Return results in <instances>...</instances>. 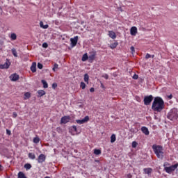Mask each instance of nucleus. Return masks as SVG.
Segmentation results:
<instances>
[{"label":"nucleus","mask_w":178,"mask_h":178,"mask_svg":"<svg viewBox=\"0 0 178 178\" xmlns=\"http://www.w3.org/2000/svg\"><path fill=\"white\" fill-rule=\"evenodd\" d=\"M31 70L32 73H35L37 72V63L33 62L31 66Z\"/></svg>","instance_id":"dca6fc26"},{"label":"nucleus","mask_w":178,"mask_h":178,"mask_svg":"<svg viewBox=\"0 0 178 178\" xmlns=\"http://www.w3.org/2000/svg\"><path fill=\"white\" fill-rule=\"evenodd\" d=\"M17 38V35H16V33H11L10 39L12 40V41H15V40H16Z\"/></svg>","instance_id":"bb28decb"},{"label":"nucleus","mask_w":178,"mask_h":178,"mask_svg":"<svg viewBox=\"0 0 178 178\" xmlns=\"http://www.w3.org/2000/svg\"><path fill=\"white\" fill-rule=\"evenodd\" d=\"M164 108L165 102H163L162 97H155L152 105V111H154V112H162Z\"/></svg>","instance_id":"f257e3e1"},{"label":"nucleus","mask_w":178,"mask_h":178,"mask_svg":"<svg viewBox=\"0 0 178 178\" xmlns=\"http://www.w3.org/2000/svg\"><path fill=\"white\" fill-rule=\"evenodd\" d=\"M38 69H42V67H44V66L42 65V63H38Z\"/></svg>","instance_id":"c9c22d12"},{"label":"nucleus","mask_w":178,"mask_h":178,"mask_svg":"<svg viewBox=\"0 0 178 178\" xmlns=\"http://www.w3.org/2000/svg\"><path fill=\"white\" fill-rule=\"evenodd\" d=\"M131 35H137V27L132 26L130 29Z\"/></svg>","instance_id":"2eb2a0df"},{"label":"nucleus","mask_w":178,"mask_h":178,"mask_svg":"<svg viewBox=\"0 0 178 178\" xmlns=\"http://www.w3.org/2000/svg\"><path fill=\"white\" fill-rule=\"evenodd\" d=\"M168 98H169V99H172V98H173V95H170L168 96Z\"/></svg>","instance_id":"de8ad7c7"},{"label":"nucleus","mask_w":178,"mask_h":178,"mask_svg":"<svg viewBox=\"0 0 178 178\" xmlns=\"http://www.w3.org/2000/svg\"><path fill=\"white\" fill-rule=\"evenodd\" d=\"M127 178H131L133 177V175H131L130 173L127 175Z\"/></svg>","instance_id":"c03bdc74"},{"label":"nucleus","mask_w":178,"mask_h":178,"mask_svg":"<svg viewBox=\"0 0 178 178\" xmlns=\"http://www.w3.org/2000/svg\"><path fill=\"white\" fill-rule=\"evenodd\" d=\"M42 29H48V25L46 24V25L43 26H42Z\"/></svg>","instance_id":"09e8293b"},{"label":"nucleus","mask_w":178,"mask_h":178,"mask_svg":"<svg viewBox=\"0 0 178 178\" xmlns=\"http://www.w3.org/2000/svg\"><path fill=\"white\" fill-rule=\"evenodd\" d=\"M11 52L13 55L15 56V58H17V51H16V49L15 48L12 49Z\"/></svg>","instance_id":"393cba45"},{"label":"nucleus","mask_w":178,"mask_h":178,"mask_svg":"<svg viewBox=\"0 0 178 178\" xmlns=\"http://www.w3.org/2000/svg\"><path fill=\"white\" fill-rule=\"evenodd\" d=\"M33 143H34L35 144H38V143H40V138H38V137H35V138H33Z\"/></svg>","instance_id":"c756f323"},{"label":"nucleus","mask_w":178,"mask_h":178,"mask_svg":"<svg viewBox=\"0 0 178 178\" xmlns=\"http://www.w3.org/2000/svg\"><path fill=\"white\" fill-rule=\"evenodd\" d=\"M88 80H90V76H88V74H84V81L85 83H87L88 84Z\"/></svg>","instance_id":"5701e85b"},{"label":"nucleus","mask_w":178,"mask_h":178,"mask_svg":"<svg viewBox=\"0 0 178 178\" xmlns=\"http://www.w3.org/2000/svg\"><path fill=\"white\" fill-rule=\"evenodd\" d=\"M108 35L110 38H112L113 40H115L116 38V33L113 32V31H108Z\"/></svg>","instance_id":"f3484780"},{"label":"nucleus","mask_w":178,"mask_h":178,"mask_svg":"<svg viewBox=\"0 0 178 178\" xmlns=\"http://www.w3.org/2000/svg\"><path fill=\"white\" fill-rule=\"evenodd\" d=\"M94 59H95V54H91L88 56V60L90 63H92Z\"/></svg>","instance_id":"aec40b11"},{"label":"nucleus","mask_w":178,"mask_h":178,"mask_svg":"<svg viewBox=\"0 0 178 178\" xmlns=\"http://www.w3.org/2000/svg\"><path fill=\"white\" fill-rule=\"evenodd\" d=\"M47 47H48V43L44 42V43L42 44V47H43V48H47Z\"/></svg>","instance_id":"58836bf2"},{"label":"nucleus","mask_w":178,"mask_h":178,"mask_svg":"<svg viewBox=\"0 0 178 178\" xmlns=\"http://www.w3.org/2000/svg\"><path fill=\"white\" fill-rule=\"evenodd\" d=\"M28 158H29V159H31L32 161H34V159H35V154L29 152L28 154Z\"/></svg>","instance_id":"a211bd4d"},{"label":"nucleus","mask_w":178,"mask_h":178,"mask_svg":"<svg viewBox=\"0 0 178 178\" xmlns=\"http://www.w3.org/2000/svg\"><path fill=\"white\" fill-rule=\"evenodd\" d=\"M88 60V54L87 53L84 54L82 57V62H86V60Z\"/></svg>","instance_id":"b1692460"},{"label":"nucleus","mask_w":178,"mask_h":178,"mask_svg":"<svg viewBox=\"0 0 178 178\" xmlns=\"http://www.w3.org/2000/svg\"><path fill=\"white\" fill-rule=\"evenodd\" d=\"M94 154L95 155H101V150L98 149H95Z\"/></svg>","instance_id":"c85d7f7f"},{"label":"nucleus","mask_w":178,"mask_h":178,"mask_svg":"<svg viewBox=\"0 0 178 178\" xmlns=\"http://www.w3.org/2000/svg\"><path fill=\"white\" fill-rule=\"evenodd\" d=\"M24 97H26V98H30V97H31V95L30 94V92H26L24 94Z\"/></svg>","instance_id":"f704fd0d"},{"label":"nucleus","mask_w":178,"mask_h":178,"mask_svg":"<svg viewBox=\"0 0 178 178\" xmlns=\"http://www.w3.org/2000/svg\"><path fill=\"white\" fill-rule=\"evenodd\" d=\"M169 165V163H164L163 166H164V170L166 172V173H168L170 175L172 172H175V169H177L178 168V163H175V165H170V167H166Z\"/></svg>","instance_id":"20e7f679"},{"label":"nucleus","mask_w":178,"mask_h":178,"mask_svg":"<svg viewBox=\"0 0 178 178\" xmlns=\"http://www.w3.org/2000/svg\"><path fill=\"white\" fill-rule=\"evenodd\" d=\"M90 92H94V91H95V89H94V88H91L90 89Z\"/></svg>","instance_id":"a18cd8bd"},{"label":"nucleus","mask_w":178,"mask_h":178,"mask_svg":"<svg viewBox=\"0 0 178 178\" xmlns=\"http://www.w3.org/2000/svg\"><path fill=\"white\" fill-rule=\"evenodd\" d=\"M88 120H90V117L86 115L83 119L76 120V122L78 123V124H84V123H86V122H88Z\"/></svg>","instance_id":"1a4fd4ad"},{"label":"nucleus","mask_w":178,"mask_h":178,"mask_svg":"<svg viewBox=\"0 0 178 178\" xmlns=\"http://www.w3.org/2000/svg\"><path fill=\"white\" fill-rule=\"evenodd\" d=\"M149 58H151V54H147L146 56H145V58L146 59H149Z\"/></svg>","instance_id":"a19ab883"},{"label":"nucleus","mask_w":178,"mask_h":178,"mask_svg":"<svg viewBox=\"0 0 178 178\" xmlns=\"http://www.w3.org/2000/svg\"><path fill=\"white\" fill-rule=\"evenodd\" d=\"M152 149L159 159H163L165 152H163V147L159 145H153Z\"/></svg>","instance_id":"f03ea898"},{"label":"nucleus","mask_w":178,"mask_h":178,"mask_svg":"<svg viewBox=\"0 0 178 178\" xmlns=\"http://www.w3.org/2000/svg\"><path fill=\"white\" fill-rule=\"evenodd\" d=\"M59 67V65L55 63L53 67V71L56 72V69H58Z\"/></svg>","instance_id":"72a5a7b5"},{"label":"nucleus","mask_w":178,"mask_h":178,"mask_svg":"<svg viewBox=\"0 0 178 178\" xmlns=\"http://www.w3.org/2000/svg\"><path fill=\"white\" fill-rule=\"evenodd\" d=\"M44 178H51V177H49L47 176V177H45Z\"/></svg>","instance_id":"5fc2aeb1"},{"label":"nucleus","mask_w":178,"mask_h":178,"mask_svg":"<svg viewBox=\"0 0 178 178\" xmlns=\"http://www.w3.org/2000/svg\"><path fill=\"white\" fill-rule=\"evenodd\" d=\"M56 87H58V83H54L52 84V88H53L54 90H55V89L56 88Z\"/></svg>","instance_id":"e433bc0d"},{"label":"nucleus","mask_w":178,"mask_h":178,"mask_svg":"<svg viewBox=\"0 0 178 178\" xmlns=\"http://www.w3.org/2000/svg\"><path fill=\"white\" fill-rule=\"evenodd\" d=\"M103 77H104V79H106V80H108V79H109V76H108V74H105L104 76H103Z\"/></svg>","instance_id":"37998d69"},{"label":"nucleus","mask_w":178,"mask_h":178,"mask_svg":"<svg viewBox=\"0 0 178 178\" xmlns=\"http://www.w3.org/2000/svg\"><path fill=\"white\" fill-rule=\"evenodd\" d=\"M10 66V61H9V59H6L4 64L0 65V69H9Z\"/></svg>","instance_id":"9d476101"},{"label":"nucleus","mask_w":178,"mask_h":178,"mask_svg":"<svg viewBox=\"0 0 178 178\" xmlns=\"http://www.w3.org/2000/svg\"><path fill=\"white\" fill-rule=\"evenodd\" d=\"M40 27H43L44 26V24L42 23V22H40Z\"/></svg>","instance_id":"8fccbe9b"},{"label":"nucleus","mask_w":178,"mask_h":178,"mask_svg":"<svg viewBox=\"0 0 178 178\" xmlns=\"http://www.w3.org/2000/svg\"><path fill=\"white\" fill-rule=\"evenodd\" d=\"M6 134H8V136H10V134H12V132L10 131V130L6 129Z\"/></svg>","instance_id":"ea45409f"},{"label":"nucleus","mask_w":178,"mask_h":178,"mask_svg":"<svg viewBox=\"0 0 178 178\" xmlns=\"http://www.w3.org/2000/svg\"><path fill=\"white\" fill-rule=\"evenodd\" d=\"M80 88H82V90H86V83L84 82H81Z\"/></svg>","instance_id":"7c9ffc66"},{"label":"nucleus","mask_w":178,"mask_h":178,"mask_svg":"<svg viewBox=\"0 0 178 178\" xmlns=\"http://www.w3.org/2000/svg\"><path fill=\"white\" fill-rule=\"evenodd\" d=\"M154 99V97L150 95L149 96H145L143 99V102L145 105H150Z\"/></svg>","instance_id":"39448f33"},{"label":"nucleus","mask_w":178,"mask_h":178,"mask_svg":"<svg viewBox=\"0 0 178 178\" xmlns=\"http://www.w3.org/2000/svg\"><path fill=\"white\" fill-rule=\"evenodd\" d=\"M13 118L14 119H16V118H17V113L13 112Z\"/></svg>","instance_id":"4c0bfd02"},{"label":"nucleus","mask_w":178,"mask_h":178,"mask_svg":"<svg viewBox=\"0 0 178 178\" xmlns=\"http://www.w3.org/2000/svg\"><path fill=\"white\" fill-rule=\"evenodd\" d=\"M38 97H44V95H45L47 92H45L44 90H39L38 91Z\"/></svg>","instance_id":"6ab92c4d"},{"label":"nucleus","mask_w":178,"mask_h":178,"mask_svg":"<svg viewBox=\"0 0 178 178\" xmlns=\"http://www.w3.org/2000/svg\"><path fill=\"white\" fill-rule=\"evenodd\" d=\"M70 120H71L70 115H65L61 118L60 124H66V123H69V122H70Z\"/></svg>","instance_id":"423d86ee"},{"label":"nucleus","mask_w":178,"mask_h":178,"mask_svg":"<svg viewBox=\"0 0 178 178\" xmlns=\"http://www.w3.org/2000/svg\"><path fill=\"white\" fill-rule=\"evenodd\" d=\"M131 51L132 54L134 52V47H131Z\"/></svg>","instance_id":"49530a36"},{"label":"nucleus","mask_w":178,"mask_h":178,"mask_svg":"<svg viewBox=\"0 0 178 178\" xmlns=\"http://www.w3.org/2000/svg\"><path fill=\"white\" fill-rule=\"evenodd\" d=\"M2 170V165L0 164V172Z\"/></svg>","instance_id":"603ef678"},{"label":"nucleus","mask_w":178,"mask_h":178,"mask_svg":"<svg viewBox=\"0 0 178 178\" xmlns=\"http://www.w3.org/2000/svg\"><path fill=\"white\" fill-rule=\"evenodd\" d=\"M17 178H27V177H26V175L23 172L20 171L18 172Z\"/></svg>","instance_id":"412c9836"},{"label":"nucleus","mask_w":178,"mask_h":178,"mask_svg":"<svg viewBox=\"0 0 178 178\" xmlns=\"http://www.w3.org/2000/svg\"><path fill=\"white\" fill-rule=\"evenodd\" d=\"M177 112L178 111L176 108L171 109L167 115V119H169L170 120H176L178 118Z\"/></svg>","instance_id":"7ed1b4c3"},{"label":"nucleus","mask_w":178,"mask_h":178,"mask_svg":"<svg viewBox=\"0 0 178 178\" xmlns=\"http://www.w3.org/2000/svg\"><path fill=\"white\" fill-rule=\"evenodd\" d=\"M116 141V135L112 134L111 136V143H115Z\"/></svg>","instance_id":"cd10ccee"},{"label":"nucleus","mask_w":178,"mask_h":178,"mask_svg":"<svg viewBox=\"0 0 178 178\" xmlns=\"http://www.w3.org/2000/svg\"><path fill=\"white\" fill-rule=\"evenodd\" d=\"M10 79L12 81H17V80L19 79V76L17 74H13L10 76Z\"/></svg>","instance_id":"f8f14e48"},{"label":"nucleus","mask_w":178,"mask_h":178,"mask_svg":"<svg viewBox=\"0 0 178 178\" xmlns=\"http://www.w3.org/2000/svg\"><path fill=\"white\" fill-rule=\"evenodd\" d=\"M138 145V143L136 141L132 142V148H136Z\"/></svg>","instance_id":"2f4dec72"},{"label":"nucleus","mask_w":178,"mask_h":178,"mask_svg":"<svg viewBox=\"0 0 178 178\" xmlns=\"http://www.w3.org/2000/svg\"><path fill=\"white\" fill-rule=\"evenodd\" d=\"M153 170L151 168H147L143 169V172L145 175H148V176H151V173H152Z\"/></svg>","instance_id":"ddd939ff"},{"label":"nucleus","mask_w":178,"mask_h":178,"mask_svg":"<svg viewBox=\"0 0 178 178\" xmlns=\"http://www.w3.org/2000/svg\"><path fill=\"white\" fill-rule=\"evenodd\" d=\"M141 131L145 136H149V131L148 130V128H147V127H141Z\"/></svg>","instance_id":"4468645a"},{"label":"nucleus","mask_w":178,"mask_h":178,"mask_svg":"<svg viewBox=\"0 0 178 178\" xmlns=\"http://www.w3.org/2000/svg\"><path fill=\"white\" fill-rule=\"evenodd\" d=\"M151 58H152V59H154V58H155V55H152V56H151Z\"/></svg>","instance_id":"3c124183"},{"label":"nucleus","mask_w":178,"mask_h":178,"mask_svg":"<svg viewBox=\"0 0 178 178\" xmlns=\"http://www.w3.org/2000/svg\"><path fill=\"white\" fill-rule=\"evenodd\" d=\"M118 45H119V43H118V42H115L114 43H112L111 45H110V48L111 49H115V48H116V47H118Z\"/></svg>","instance_id":"4be33fe9"},{"label":"nucleus","mask_w":178,"mask_h":178,"mask_svg":"<svg viewBox=\"0 0 178 178\" xmlns=\"http://www.w3.org/2000/svg\"><path fill=\"white\" fill-rule=\"evenodd\" d=\"M69 131L71 134V136H75L76 134H79V133L77 132V127L76 125H73L72 126L70 129ZM76 133V134H75Z\"/></svg>","instance_id":"6e6552de"},{"label":"nucleus","mask_w":178,"mask_h":178,"mask_svg":"<svg viewBox=\"0 0 178 178\" xmlns=\"http://www.w3.org/2000/svg\"><path fill=\"white\" fill-rule=\"evenodd\" d=\"M41 83H42V84H43V88H48V83H47V82L45 81V80L42 79V80L41 81Z\"/></svg>","instance_id":"a878e982"},{"label":"nucleus","mask_w":178,"mask_h":178,"mask_svg":"<svg viewBox=\"0 0 178 178\" xmlns=\"http://www.w3.org/2000/svg\"><path fill=\"white\" fill-rule=\"evenodd\" d=\"M133 79H134V80H137V79H138V75H137V74H134V76H133Z\"/></svg>","instance_id":"79ce46f5"},{"label":"nucleus","mask_w":178,"mask_h":178,"mask_svg":"<svg viewBox=\"0 0 178 178\" xmlns=\"http://www.w3.org/2000/svg\"><path fill=\"white\" fill-rule=\"evenodd\" d=\"M72 47H76L77 45V42H79V36H75L73 38L70 39Z\"/></svg>","instance_id":"9b49d317"},{"label":"nucleus","mask_w":178,"mask_h":178,"mask_svg":"<svg viewBox=\"0 0 178 178\" xmlns=\"http://www.w3.org/2000/svg\"><path fill=\"white\" fill-rule=\"evenodd\" d=\"M24 168L25 169H31V164L26 163L24 165Z\"/></svg>","instance_id":"473e14b6"},{"label":"nucleus","mask_w":178,"mask_h":178,"mask_svg":"<svg viewBox=\"0 0 178 178\" xmlns=\"http://www.w3.org/2000/svg\"><path fill=\"white\" fill-rule=\"evenodd\" d=\"M46 159H47V156H45V154H41L38 156L36 160L38 161V163H43V162H45Z\"/></svg>","instance_id":"0eeeda50"},{"label":"nucleus","mask_w":178,"mask_h":178,"mask_svg":"<svg viewBox=\"0 0 178 178\" xmlns=\"http://www.w3.org/2000/svg\"><path fill=\"white\" fill-rule=\"evenodd\" d=\"M101 87H102V88H104V84H103V83H101Z\"/></svg>","instance_id":"864d4df0"}]
</instances>
